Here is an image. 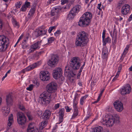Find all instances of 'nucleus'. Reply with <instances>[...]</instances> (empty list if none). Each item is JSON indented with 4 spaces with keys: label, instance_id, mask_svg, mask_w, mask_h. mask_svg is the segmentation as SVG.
<instances>
[{
    "label": "nucleus",
    "instance_id": "1",
    "mask_svg": "<svg viewBox=\"0 0 132 132\" xmlns=\"http://www.w3.org/2000/svg\"><path fill=\"white\" fill-rule=\"evenodd\" d=\"M56 84L52 82L48 84L46 87L47 92H44L40 96L39 102L46 106L50 102L52 97L51 94L48 93H53L55 92L57 89Z\"/></svg>",
    "mask_w": 132,
    "mask_h": 132
},
{
    "label": "nucleus",
    "instance_id": "2",
    "mask_svg": "<svg viewBox=\"0 0 132 132\" xmlns=\"http://www.w3.org/2000/svg\"><path fill=\"white\" fill-rule=\"evenodd\" d=\"M69 63V65H67L65 67L64 74L70 77H73L75 75V74L72 70H76L79 69L81 65L80 59L78 57H74L71 59Z\"/></svg>",
    "mask_w": 132,
    "mask_h": 132
},
{
    "label": "nucleus",
    "instance_id": "3",
    "mask_svg": "<svg viewBox=\"0 0 132 132\" xmlns=\"http://www.w3.org/2000/svg\"><path fill=\"white\" fill-rule=\"evenodd\" d=\"M88 34L84 31L79 32L77 35L75 42L76 47L85 46L88 42Z\"/></svg>",
    "mask_w": 132,
    "mask_h": 132
},
{
    "label": "nucleus",
    "instance_id": "4",
    "mask_svg": "<svg viewBox=\"0 0 132 132\" xmlns=\"http://www.w3.org/2000/svg\"><path fill=\"white\" fill-rule=\"evenodd\" d=\"M92 18V13L87 12L84 14L80 18L78 22L79 26L81 27H86L88 26Z\"/></svg>",
    "mask_w": 132,
    "mask_h": 132
},
{
    "label": "nucleus",
    "instance_id": "5",
    "mask_svg": "<svg viewBox=\"0 0 132 132\" xmlns=\"http://www.w3.org/2000/svg\"><path fill=\"white\" fill-rule=\"evenodd\" d=\"M119 117L117 114L110 116L106 119H103L101 120V122L104 125L107 127H111L113 125L116 121L118 122Z\"/></svg>",
    "mask_w": 132,
    "mask_h": 132
},
{
    "label": "nucleus",
    "instance_id": "6",
    "mask_svg": "<svg viewBox=\"0 0 132 132\" xmlns=\"http://www.w3.org/2000/svg\"><path fill=\"white\" fill-rule=\"evenodd\" d=\"M9 43L8 38L4 35L0 36V51H5Z\"/></svg>",
    "mask_w": 132,
    "mask_h": 132
},
{
    "label": "nucleus",
    "instance_id": "7",
    "mask_svg": "<svg viewBox=\"0 0 132 132\" xmlns=\"http://www.w3.org/2000/svg\"><path fill=\"white\" fill-rule=\"evenodd\" d=\"M59 59V57L57 55L51 54V58L48 61L47 64L51 67H55L58 63Z\"/></svg>",
    "mask_w": 132,
    "mask_h": 132
},
{
    "label": "nucleus",
    "instance_id": "8",
    "mask_svg": "<svg viewBox=\"0 0 132 132\" xmlns=\"http://www.w3.org/2000/svg\"><path fill=\"white\" fill-rule=\"evenodd\" d=\"M81 8V6L79 5H77L73 7L69 12L68 17L69 19L70 20L73 18L76 13H78Z\"/></svg>",
    "mask_w": 132,
    "mask_h": 132
},
{
    "label": "nucleus",
    "instance_id": "9",
    "mask_svg": "<svg viewBox=\"0 0 132 132\" xmlns=\"http://www.w3.org/2000/svg\"><path fill=\"white\" fill-rule=\"evenodd\" d=\"M17 120L19 124L23 125L26 122V118L23 113L19 112L17 113Z\"/></svg>",
    "mask_w": 132,
    "mask_h": 132
},
{
    "label": "nucleus",
    "instance_id": "10",
    "mask_svg": "<svg viewBox=\"0 0 132 132\" xmlns=\"http://www.w3.org/2000/svg\"><path fill=\"white\" fill-rule=\"evenodd\" d=\"M60 10V8L58 7L53 8L51 10V15L52 16H54L52 19V21H55L58 18L59 16V13Z\"/></svg>",
    "mask_w": 132,
    "mask_h": 132
},
{
    "label": "nucleus",
    "instance_id": "11",
    "mask_svg": "<svg viewBox=\"0 0 132 132\" xmlns=\"http://www.w3.org/2000/svg\"><path fill=\"white\" fill-rule=\"evenodd\" d=\"M62 69L60 67L57 68L53 70L52 75L53 78L57 79L60 77L62 76Z\"/></svg>",
    "mask_w": 132,
    "mask_h": 132
},
{
    "label": "nucleus",
    "instance_id": "12",
    "mask_svg": "<svg viewBox=\"0 0 132 132\" xmlns=\"http://www.w3.org/2000/svg\"><path fill=\"white\" fill-rule=\"evenodd\" d=\"M131 90L130 85L127 84L126 85L123 87L120 90V94L122 95H125L129 93Z\"/></svg>",
    "mask_w": 132,
    "mask_h": 132
},
{
    "label": "nucleus",
    "instance_id": "13",
    "mask_svg": "<svg viewBox=\"0 0 132 132\" xmlns=\"http://www.w3.org/2000/svg\"><path fill=\"white\" fill-rule=\"evenodd\" d=\"M114 106L116 110L121 112L123 109V104L122 103L119 101H116L113 103Z\"/></svg>",
    "mask_w": 132,
    "mask_h": 132
},
{
    "label": "nucleus",
    "instance_id": "14",
    "mask_svg": "<svg viewBox=\"0 0 132 132\" xmlns=\"http://www.w3.org/2000/svg\"><path fill=\"white\" fill-rule=\"evenodd\" d=\"M130 7L128 5L126 4L123 6L121 9V13L122 14L126 15L129 11Z\"/></svg>",
    "mask_w": 132,
    "mask_h": 132
},
{
    "label": "nucleus",
    "instance_id": "15",
    "mask_svg": "<svg viewBox=\"0 0 132 132\" xmlns=\"http://www.w3.org/2000/svg\"><path fill=\"white\" fill-rule=\"evenodd\" d=\"M34 124L32 123H30L29 125L27 130V132H39L38 129L34 127Z\"/></svg>",
    "mask_w": 132,
    "mask_h": 132
},
{
    "label": "nucleus",
    "instance_id": "16",
    "mask_svg": "<svg viewBox=\"0 0 132 132\" xmlns=\"http://www.w3.org/2000/svg\"><path fill=\"white\" fill-rule=\"evenodd\" d=\"M12 94L10 93L6 96V101L8 106L12 105Z\"/></svg>",
    "mask_w": 132,
    "mask_h": 132
},
{
    "label": "nucleus",
    "instance_id": "17",
    "mask_svg": "<svg viewBox=\"0 0 132 132\" xmlns=\"http://www.w3.org/2000/svg\"><path fill=\"white\" fill-rule=\"evenodd\" d=\"M64 111L65 110L64 108H61L59 110V122L58 123L59 124L62 122L63 121Z\"/></svg>",
    "mask_w": 132,
    "mask_h": 132
},
{
    "label": "nucleus",
    "instance_id": "18",
    "mask_svg": "<svg viewBox=\"0 0 132 132\" xmlns=\"http://www.w3.org/2000/svg\"><path fill=\"white\" fill-rule=\"evenodd\" d=\"M40 79L43 81H47L49 80L50 77L48 76V75L44 74V72H41L40 74Z\"/></svg>",
    "mask_w": 132,
    "mask_h": 132
},
{
    "label": "nucleus",
    "instance_id": "19",
    "mask_svg": "<svg viewBox=\"0 0 132 132\" xmlns=\"http://www.w3.org/2000/svg\"><path fill=\"white\" fill-rule=\"evenodd\" d=\"M46 30H36L35 32V35L36 36L38 37L40 36L45 35L46 33Z\"/></svg>",
    "mask_w": 132,
    "mask_h": 132
},
{
    "label": "nucleus",
    "instance_id": "20",
    "mask_svg": "<svg viewBox=\"0 0 132 132\" xmlns=\"http://www.w3.org/2000/svg\"><path fill=\"white\" fill-rule=\"evenodd\" d=\"M51 112L48 110H46L43 114L42 118L43 119L47 120L50 117L51 115Z\"/></svg>",
    "mask_w": 132,
    "mask_h": 132
},
{
    "label": "nucleus",
    "instance_id": "21",
    "mask_svg": "<svg viewBox=\"0 0 132 132\" xmlns=\"http://www.w3.org/2000/svg\"><path fill=\"white\" fill-rule=\"evenodd\" d=\"M10 106H8L3 107L2 108V111L3 112L4 115L6 117L10 112V108L9 107Z\"/></svg>",
    "mask_w": 132,
    "mask_h": 132
},
{
    "label": "nucleus",
    "instance_id": "22",
    "mask_svg": "<svg viewBox=\"0 0 132 132\" xmlns=\"http://www.w3.org/2000/svg\"><path fill=\"white\" fill-rule=\"evenodd\" d=\"M102 58L104 59H106L108 57V51L106 49H104L102 51Z\"/></svg>",
    "mask_w": 132,
    "mask_h": 132
},
{
    "label": "nucleus",
    "instance_id": "23",
    "mask_svg": "<svg viewBox=\"0 0 132 132\" xmlns=\"http://www.w3.org/2000/svg\"><path fill=\"white\" fill-rule=\"evenodd\" d=\"M41 42V41H38L31 45V46L32 47V48H34L35 50L39 49V48L40 46L41 45L40 43Z\"/></svg>",
    "mask_w": 132,
    "mask_h": 132
},
{
    "label": "nucleus",
    "instance_id": "24",
    "mask_svg": "<svg viewBox=\"0 0 132 132\" xmlns=\"http://www.w3.org/2000/svg\"><path fill=\"white\" fill-rule=\"evenodd\" d=\"M103 128L101 126L97 127L93 129L92 130V132H102Z\"/></svg>",
    "mask_w": 132,
    "mask_h": 132
},
{
    "label": "nucleus",
    "instance_id": "25",
    "mask_svg": "<svg viewBox=\"0 0 132 132\" xmlns=\"http://www.w3.org/2000/svg\"><path fill=\"white\" fill-rule=\"evenodd\" d=\"M28 37H26V39H25L22 41L21 45L22 46V48L23 49L27 48L28 46L29 45L27 44L26 41L27 40Z\"/></svg>",
    "mask_w": 132,
    "mask_h": 132
},
{
    "label": "nucleus",
    "instance_id": "26",
    "mask_svg": "<svg viewBox=\"0 0 132 132\" xmlns=\"http://www.w3.org/2000/svg\"><path fill=\"white\" fill-rule=\"evenodd\" d=\"M129 45H127L126 48L124 49V51L122 54V56L120 58V59L122 60L123 59L124 57H125L126 54L127 53L128 49L129 48Z\"/></svg>",
    "mask_w": 132,
    "mask_h": 132
},
{
    "label": "nucleus",
    "instance_id": "27",
    "mask_svg": "<svg viewBox=\"0 0 132 132\" xmlns=\"http://www.w3.org/2000/svg\"><path fill=\"white\" fill-rule=\"evenodd\" d=\"M37 64L35 63L32 65H30L25 68L26 71H29L33 69L37 66Z\"/></svg>",
    "mask_w": 132,
    "mask_h": 132
},
{
    "label": "nucleus",
    "instance_id": "28",
    "mask_svg": "<svg viewBox=\"0 0 132 132\" xmlns=\"http://www.w3.org/2000/svg\"><path fill=\"white\" fill-rule=\"evenodd\" d=\"M8 121L9 122L8 123L7 126L10 127L11 126L13 122V117L12 114H11L10 116L9 117Z\"/></svg>",
    "mask_w": 132,
    "mask_h": 132
},
{
    "label": "nucleus",
    "instance_id": "29",
    "mask_svg": "<svg viewBox=\"0 0 132 132\" xmlns=\"http://www.w3.org/2000/svg\"><path fill=\"white\" fill-rule=\"evenodd\" d=\"M103 45L105 46L107 43H110L111 41V39L109 37H108L106 38L103 39Z\"/></svg>",
    "mask_w": 132,
    "mask_h": 132
},
{
    "label": "nucleus",
    "instance_id": "30",
    "mask_svg": "<svg viewBox=\"0 0 132 132\" xmlns=\"http://www.w3.org/2000/svg\"><path fill=\"white\" fill-rule=\"evenodd\" d=\"M78 115V109H74L73 110V113L72 117L71 118V119H73L75 118Z\"/></svg>",
    "mask_w": 132,
    "mask_h": 132
},
{
    "label": "nucleus",
    "instance_id": "31",
    "mask_svg": "<svg viewBox=\"0 0 132 132\" xmlns=\"http://www.w3.org/2000/svg\"><path fill=\"white\" fill-rule=\"evenodd\" d=\"M12 22L13 25L15 27H16L17 28H19V26L18 24V23L13 18H12Z\"/></svg>",
    "mask_w": 132,
    "mask_h": 132
},
{
    "label": "nucleus",
    "instance_id": "32",
    "mask_svg": "<svg viewBox=\"0 0 132 132\" xmlns=\"http://www.w3.org/2000/svg\"><path fill=\"white\" fill-rule=\"evenodd\" d=\"M35 11V7L34 6H32L29 12V13L34 15Z\"/></svg>",
    "mask_w": 132,
    "mask_h": 132
},
{
    "label": "nucleus",
    "instance_id": "33",
    "mask_svg": "<svg viewBox=\"0 0 132 132\" xmlns=\"http://www.w3.org/2000/svg\"><path fill=\"white\" fill-rule=\"evenodd\" d=\"M26 115L29 120H31L32 119V117L30 112H28L26 113Z\"/></svg>",
    "mask_w": 132,
    "mask_h": 132
},
{
    "label": "nucleus",
    "instance_id": "34",
    "mask_svg": "<svg viewBox=\"0 0 132 132\" xmlns=\"http://www.w3.org/2000/svg\"><path fill=\"white\" fill-rule=\"evenodd\" d=\"M22 3L21 2H17L15 4V6L17 9L20 8L21 5V4Z\"/></svg>",
    "mask_w": 132,
    "mask_h": 132
},
{
    "label": "nucleus",
    "instance_id": "35",
    "mask_svg": "<svg viewBox=\"0 0 132 132\" xmlns=\"http://www.w3.org/2000/svg\"><path fill=\"white\" fill-rule=\"evenodd\" d=\"M55 39L53 37H51L49 38L48 40V42L49 43H51L54 41Z\"/></svg>",
    "mask_w": 132,
    "mask_h": 132
},
{
    "label": "nucleus",
    "instance_id": "36",
    "mask_svg": "<svg viewBox=\"0 0 132 132\" xmlns=\"http://www.w3.org/2000/svg\"><path fill=\"white\" fill-rule=\"evenodd\" d=\"M86 97L85 96L82 97L80 99V103L81 105H82L84 101L85 100Z\"/></svg>",
    "mask_w": 132,
    "mask_h": 132
},
{
    "label": "nucleus",
    "instance_id": "37",
    "mask_svg": "<svg viewBox=\"0 0 132 132\" xmlns=\"http://www.w3.org/2000/svg\"><path fill=\"white\" fill-rule=\"evenodd\" d=\"M19 108L23 111H25V107L22 105H20L19 106Z\"/></svg>",
    "mask_w": 132,
    "mask_h": 132
},
{
    "label": "nucleus",
    "instance_id": "38",
    "mask_svg": "<svg viewBox=\"0 0 132 132\" xmlns=\"http://www.w3.org/2000/svg\"><path fill=\"white\" fill-rule=\"evenodd\" d=\"M36 50L34 48L32 47L31 46H30V49L29 51V54H30L33 52L34 51Z\"/></svg>",
    "mask_w": 132,
    "mask_h": 132
},
{
    "label": "nucleus",
    "instance_id": "39",
    "mask_svg": "<svg viewBox=\"0 0 132 132\" xmlns=\"http://www.w3.org/2000/svg\"><path fill=\"white\" fill-rule=\"evenodd\" d=\"M117 31L116 29H114V30L113 33V35L112 36V38H113L114 37H117Z\"/></svg>",
    "mask_w": 132,
    "mask_h": 132
},
{
    "label": "nucleus",
    "instance_id": "40",
    "mask_svg": "<svg viewBox=\"0 0 132 132\" xmlns=\"http://www.w3.org/2000/svg\"><path fill=\"white\" fill-rule=\"evenodd\" d=\"M46 121H43L41 123V126L42 127V129L45 127L46 126Z\"/></svg>",
    "mask_w": 132,
    "mask_h": 132
},
{
    "label": "nucleus",
    "instance_id": "41",
    "mask_svg": "<svg viewBox=\"0 0 132 132\" xmlns=\"http://www.w3.org/2000/svg\"><path fill=\"white\" fill-rule=\"evenodd\" d=\"M33 85H30L26 89L29 91H31L33 89Z\"/></svg>",
    "mask_w": 132,
    "mask_h": 132
},
{
    "label": "nucleus",
    "instance_id": "42",
    "mask_svg": "<svg viewBox=\"0 0 132 132\" xmlns=\"http://www.w3.org/2000/svg\"><path fill=\"white\" fill-rule=\"evenodd\" d=\"M61 33V30H57L54 33V35L55 36H57Z\"/></svg>",
    "mask_w": 132,
    "mask_h": 132
},
{
    "label": "nucleus",
    "instance_id": "43",
    "mask_svg": "<svg viewBox=\"0 0 132 132\" xmlns=\"http://www.w3.org/2000/svg\"><path fill=\"white\" fill-rule=\"evenodd\" d=\"M27 7H26V6L23 5L21 8L20 10L24 12L26 11L27 9Z\"/></svg>",
    "mask_w": 132,
    "mask_h": 132
},
{
    "label": "nucleus",
    "instance_id": "44",
    "mask_svg": "<svg viewBox=\"0 0 132 132\" xmlns=\"http://www.w3.org/2000/svg\"><path fill=\"white\" fill-rule=\"evenodd\" d=\"M34 84H35V86H36V87H38L39 85V83L37 80H35L33 81Z\"/></svg>",
    "mask_w": 132,
    "mask_h": 132
},
{
    "label": "nucleus",
    "instance_id": "45",
    "mask_svg": "<svg viewBox=\"0 0 132 132\" xmlns=\"http://www.w3.org/2000/svg\"><path fill=\"white\" fill-rule=\"evenodd\" d=\"M125 1L123 0H121L119 3L118 5L120 6L125 3Z\"/></svg>",
    "mask_w": 132,
    "mask_h": 132
},
{
    "label": "nucleus",
    "instance_id": "46",
    "mask_svg": "<svg viewBox=\"0 0 132 132\" xmlns=\"http://www.w3.org/2000/svg\"><path fill=\"white\" fill-rule=\"evenodd\" d=\"M67 112H69L71 110V108H69L68 106H66L65 107Z\"/></svg>",
    "mask_w": 132,
    "mask_h": 132
},
{
    "label": "nucleus",
    "instance_id": "47",
    "mask_svg": "<svg viewBox=\"0 0 132 132\" xmlns=\"http://www.w3.org/2000/svg\"><path fill=\"white\" fill-rule=\"evenodd\" d=\"M60 106V104L59 103H57L55 105V106H54V110H56L58 109L59 107Z\"/></svg>",
    "mask_w": 132,
    "mask_h": 132
},
{
    "label": "nucleus",
    "instance_id": "48",
    "mask_svg": "<svg viewBox=\"0 0 132 132\" xmlns=\"http://www.w3.org/2000/svg\"><path fill=\"white\" fill-rule=\"evenodd\" d=\"M30 3L29 2H27L25 3V4L24 5L27 7H28V6H30Z\"/></svg>",
    "mask_w": 132,
    "mask_h": 132
},
{
    "label": "nucleus",
    "instance_id": "49",
    "mask_svg": "<svg viewBox=\"0 0 132 132\" xmlns=\"http://www.w3.org/2000/svg\"><path fill=\"white\" fill-rule=\"evenodd\" d=\"M33 16V15L30 14L29 13L27 15L28 18L29 19H31Z\"/></svg>",
    "mask_w": 132,
    "mask_h": 132
},
{
    "label": "nucleus",
    "instance_id": "50",
    "mask_svg": "<svg viewBox=\"0 0 132 132\" xmlns=\"http://www.w3.org/2000/svg\"><path fill=\"white\" fill-rule=\"evenodd\" d=\"M77 102H75V103H73V106L74 109H78L77 107Z\"/></svg>",
    "mask_w": 132,
    "mask_h": 132
},
{
    "label": "nucleus",
    "instance_id": "51",
    "mask_svg": "<svg viewBox=\"0 0 132 132\" xmlns=\"http://www.w3.org/2000/svg\"><path fill=\"white\" fill-rule=\"evenodd\" d=\"M67 0H62L61 1V4L62 5H63L65 4L67 2Z\"/></svg>",
    "mask_w": 132,
    "mask_h": 132
},
{
    "label": "nucleus",
    "instance_id": "52",
    "mask_svg": "<svg viewBox=\"0 0 132 132\" xmlns=\"http://www.w3.org/2000/svg\"><path fill=\"white\" fill-rule=\"evenodd\" d=\"M104 90V89L99 94V95L98 97V98L100 99V98L101 97L102 93L103 92Z\"/></svg>",
    "mask_w": 132,
    "mask_h": 132
},
{
    "label": "nucleus",
    "instance_id": "53",
    "mask_svg": "<svg viewBox=\"0 0 132 132\" xmlns=\"http://www.w3.org/2000/svg\"><path fill=\"white\" fill-rule=\"evenodd\" d=\"M3 25V23L2 21L0 20V29H2Z\"/></svg>",
    "mask_w": 132,
    "mask_h": 132
},
{
    "label": "nucleus",
    "instance_id": "54",
    "mask_svg": "<svg viewBox=\"0 0 132 132\" xmlns=\"http://www.w3.org/2000/svg\"><path fill=\"white\" fill-rule=\"evenodd\" d=\"M101 5V3L99 4H98V6L97 7V9L99 10H101V9L100 8V7Z\"/></svg>",
    "mask_w": 132,
    "mask_h": 132
},
{
    "label": "nucleus",
    "instance_id": "55",
    "mask_svg": "<svg viewBox=\"0 0 132 132\" xmlns=\"http://www.w3.org/2000/svg\"><path fill=\"white\" fill-rule=\"evenodd\" d=\"M122 65L121 64H120L118 68V71H120L122 69Z\"/></svg>",
    "mask_w": 132,
    "mask_h": 132
},
{
    "label": "nucleus",
    "instance_id": "56",
    "mask_svg": "<svg viewBox=\"0 0 132 132\" xmlns=\"http://www.w3.org/2000/svg\"><path fill=\"white\" fill-rule=\"evenodd\" d=\"M44 73V74L45 75H47L48 74V76H49V72L47 71H43Z\"/></svg>",
    "mask_w": 132,
    "mask_h": 132
},
{
    "label": "nucleus",
    "instance_id": "57",
    "mask_svg": "<svg viewBox=\"0 0 132 132\" xmlns=\"http://www.w3.org/2000/svg\"><path fill=\"white\" fill-rule=\"evenodd\" d=\"M100 98L98 97V98L97 99V100L96 101H95L93 103L95 104V103H97L100 101Z\"/></svg>",
    "mask_w": 132,
    "mask_h": 132
},
{
    "label": "nucleus",
    "instance_id": "58",
    "mask_svg": "<svg viewBox=\"0 0 132 132\" xmlns=\"http://www.w3.org/2000/svg\"><path fill=\"white\" fill-rule=\"evenodd\" d=\"M53 29L51 28L50 27L49 29H48V31L49 32V33H51Z\"/></svg>",
    "mask_w": 132,
    "mask_h": 132
},
{
    "label": "nucleus",
    "instance_id": "59",
    "mask_svg": "<svg viewBox=\"0 0 132 132\" xmlns=\"http://www.w3.org/2000/svg\"><path fill=\"white\" fill-rule=\"evenodd\" d=\"M132 18V14L129 17V18L128 20L129 21H130L131 20Z\"/></svg>",
    "mask_w": 132,
    "mask_h": 132
},
{
    "label": "nucleus",
    "instance_id": "60",
    "mask_svg": "<svg viewBox=\"0 0 132 132\" xmlns=\"http://www.w3.org/2000/svg\"><path fill=\"white\" fill-rule=\"evenodd\" d=\"M76 96H75L73 99V103H75V102H77V101L76 100Z\"/></svg>",
    "mask_w": 132,
    "mask_h": 132
},
{
    "label": "nucleus",
    "instance_id": "61",
    "mask_svg": "<svg viewBox=\"0 0 132 132\" xmlns=\"http://www.w3.org/2000/svg\"><path fill=\"white\" fill-rule=\"evenodd\" d=\"M120 71H118L117 73V74L116 76L117 77H118L119 75Z\"/></svg>",
    "mask_w": 132,
    "mask_h": 132
},
{
    "label": "nucleus",
    "instance_id": "62",
    "mask_svg": "<svg viewBox=\"0 0 132 132\" xmlns=\"http://www.w3.org/2000/svg\"><path fill=\"white\" fill-rule=\"evenodd\" d=\"M94 82H92L91 83V86L92 87H94Z\"/></svg>",
    "mask_w": 132,
    "mask_h": 132
},
{
    "label": "nucleus",
    "instance_id": "63",
    "mask_svg": "<svg viewBox=\"0 0 132 132\" xmlns=\"http://www.w3.org/2000/svg\"><path fill=\"white\" fill-rule=\"evenodd\" d=\"M118 77L116 76L112 80V81H114Z\"/></svg>",
    "mask_w": 132,
    "mask_h": 132
},
{
    "label": "nucleus",
    "instance_id": "64",
    "mask_svg": "<svg viewBox=\"0 0 132 132\" xmlns=\"http://www.w3.org/2000/svg\"><path fill=\"white\" fill-rule=\"evenodd\" d=\"M76 32L73 31L71 32V34L73 36L76 34Z\"/></svg>",
    "mask_w": 132,
    "mask_h": 132
}]
</instances>
